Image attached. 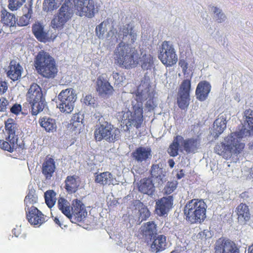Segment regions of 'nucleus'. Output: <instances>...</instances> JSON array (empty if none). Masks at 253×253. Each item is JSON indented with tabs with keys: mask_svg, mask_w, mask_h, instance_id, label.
<instances>
[{
	"mask_svg": "<svg viewBox=\"0 0 253 253\" xmlns=\"http://www.w3.org/2000/svg\"><path fill=\"white\" fill-rule=\"evenodd\" d=\"M137 33L131 25L121 26L118 36L121 42L117 45L114 52L118 63L126 68L135 67L138 64L139 54L134 47L131 46L137 39Z\"/></svg>",
	"mask_w": 253,
	"mask_h": 253,
	"instance_id": "1",
	"label": "nucleus"
},
{
	"mask_svg": "<svg viewBox=\"0 0 253 253\" xmlns=\"http://www.w3.org/2000/svg\"><path fill=\"white\" fill-rule=\"evenodd\" d=\"M241 134V130L232 133L224 139V142L215 145L214 148L215 152L225 159L231 158L233 155L240 153L245 147V144L241 142V139L247 136Z\"/></svg>",
	"mask_w": 253,
	"mask_h": 253,
	"instance_id": "2",
	"label": "nucleus"
},
{
	"mask_svg": "<svg viewBox=\"0 0 253 253\" xmlns=\"http://www.w3.org/2000/svg\"><path fill=\"white\" fill-rule=\"evenodd\" d=\"M34 66L40 75L47 79L54 78L58 72L54 58L43 50L40 51L35 57Z\"/></svg>",
	"mask_w": 253,
	"mask_h": 253,
	"instance_id": "3",
	"label": "nucleus"
},
{
	"mask_svg": "<svg viewBox=\"0 0 253 253\" xmlns=\"http://www.w3.org/2000/svg\"><path fill=\"white\" fill-rule=\"evenodd\" d=\"M70 204L67 200L61 198L58 200V206L59 209L69 219L72 221L73 218L77 221H82L87 215V212L82 202L76 199L73 201L71 210Z\"/></svg>",
	"mask_w": 253,
	"mask_h": 253,
	"instance_id": "4",
	"label": "nucleus"
},
{
	"mask_svg": "<svg viewBox=\"0 0 253 253\" xmlns=\"http://www.w3.org/2000/svg\"><path fill=\"white\" fill-rule=\"evenodd\" d=\"M207 205L202 200L193 199L189 201L184 208L186 220L191 223H200L206 217Z\"/></svg>",
	"mask_w": 253,
	"mask_h": 253,
	"instance_id": "5",
	"label": "nucleus"
},
{
	"mask_svg": "<svg viewBox=\"0 0 253 253\" xmlns=\"http://www.w3.org/2000/svg\"><path fill=\"white\" fill-rule=\"evenodd\" d=\"M27 98L31 104V113L37 115L42 112L46 106V102L43 96L42 89L36 84L31 85L26 94Z\"/></svg>",
	"mask_w": 253,
	"mask_h": 253,
	"instance_id": "6",
	"label": "nucleus"
},
{
	"mask_svg": "<svg viewBox=\"0 0 253 253\" xmlns=\"http://www.w3.org/2000/svg\"><path fill=\"white\" fill-rule=\"evenodd\" d=\"M120 136L119 129L107 122L97 125L94 131L95 139L98 141L104 140L109 142H113L117 140Z\"/></svg>",
	"mask_w": 253,
	"mask_h": 253,
	"instance_id": "7",
	"label": "nucleus"
},
{
	"mask_svg": "<svg viewBox=\"0 0 253 253\" xmlns=\"http://www.w3.org/2000/svg\"><path fill=\"white\" fill-rule=\"evenodd\" d=\"M73 14L70 2L66 1L60 8L57 14L54 15L50 26L54 29L62 30L65 24L71 18Z\"/></svg>",
	"mask_w": 253,
	"mask_h": 253,
	"instance_id": "8",
	"label": "nucleus"
},
{
	"mask_svg": "<svg viewBox=\"0 0 253 253\" xmlns=\"http://www.w3.org/2000/svg\"><path fill=\"white\" fill-rule=\"evenodd\" d=\"M137 98L141 101L147 100L145 106L148 111L153 110L156 106L153 100V89L150 85L149 79L145 78L141 81L137 88Z\"/></svg>",
	"mask_w": 253,
	"mask_h": 253,
	"instance_id": "9",
	"label": "nucleus"
},
{
	"mask_svg": "<svg viewBox=\"0 0 253 253\" xmlns=\"http://www.w3.org/2000/svg\"><path fill=\"white\" fill-rule=\"evenodd\" d=\"M59 100L57 105L60 111L66 114L70 113L74 107L77 99L76 94L72 88L63 90L58 95Z\"/></svg>",
	"mask_w": 253,
	"mask_h": 253,
	"instance_id": "10",
	"label": "nucleus"
},
{
	"mask_svg": "<svg viewBox=\"0 0 253 253\" xmlns=\"http://www.w3.org/2000/svg\"><path fill=\"white\" fill-rule=\"evenodd\" d=\"M159 59L167 66H171L176 63L177 56L173 44L169 41H164L159 50Z\"/></svg>",
	"mask_w": 253,
	"mask_h": 253,
	"instance_id": "11",
	"label": "nucleus"
},
{
	"mask_svg": "<svg viewBox=\"0 0 253 253\" xmlns=\"http://www.w3.org/2000/svg\"><path fill=\"white\" fill-rule=\"evenodd\" d=\"M77 14L80 16L92 18L95 14L93 0H73Z\"/></svg>",
	"mask_w": 253,
	"mask_h": 253,
	"instance_id": "12",
	"label": "nucleus"
},
{
	"mask_svg": "<svg viewBox=\"0 0 253 253\" xmlns=\"http://www.w3.org/2000/svg\"><path fill=\"white\" fill-rule=\"evenodd\" d=\"M150 173L151 178L157 187H162L167 181V171L164 168L163 164L160 161L152 165Z\"/></svg>",
	"mask_w": 253,
	"mask_h": 253,
	"instance_id": "13",
	"label": "nucleus"
},
{
	"mask_svg": "<svg viewBox=\"0 0 253 253\" xmlns=\"http://www.w3.org/2000/svg\"><path fill=\"white\" fill-rule=\"evenodd\" d=\"M132 112L131 117V124L136 128L140 127L143 122V103L137 98V93L135 98L131 102Z\"/></svg>",
	"mask_w": 253,
	"mask_h": 253,
	"instance_id": "14",
	"label": "nucleus"
},
{
	"mask_svg": "<svg viewBox=\"0 0 253 253\" xmlns=\"http://www.w3.org/2000/svg\"><path fill=\"white\" fill-rule=\"evenodd\" d=\"M215 253H239L236 244L229 239L219 238L215 244Z\"/></svg>",
	"mask_w": 253,
	"mask_h": 253,
	"instance_id": "15",
	"label": "nucleus"
},
{
	"mask_svg": "<svg viewBox=\"0 0 253 253\" xmlns=\"http://www.w3.org/2000/svg\"><path fill=\"white\" fill-rule=\"evenodd\" d=\"M173 199L172 196L164 197L156 202L155 211L159 216H165L171 209Z\"/></svg>",
	"mask_w": 253,
	"mask_h": 253,
	"instance_id": "16",
	"label": "nucleus"
},
{
	"mask_svg": "<svg viewBox=\"0 0 253 253\" xmlns=\"http://www.w3.org/2000/svg\"><path fill=\"white\" fill-rule=\"evenodd\" d=\"M27 219L33 225H41L45 221V217L37 208L32 206L26 211Z\"/></svg>",
	"mask_w": 253,
	"mask_h": 253,
	"instance_id": "17",
	"label": "nucleus"
},
{
	"mask_svg": "<svg viewBox=\"0 0 253 253\" xmlns=\"http://www.w3.org/2000/svg\"><path fill=\"white\" fill-rule=\"evenodd\" d=\"M244 125L242 127L241 135L250 136L253 134V110L247 109L244 112Z\"/></svg>",
	"mask_w": 253,
	"mask_h": 253,
	"instance_id": "18",
	"label": "nucleus"
},
{
	"mask_svg": "<svg viewBox=\"0 0 253 253\" xmlns=\"http://www.w3.org/2000/svg\"><path fill=\"white\" fill-rule=\"evenodd\" d=\"M96 90L102 97H107L113 91V88L110 83L102 77H99L96 81Z\"/></svg>",
	"mask_w": 253,
	"mask_h": 253,
	"instance_id": "19",
	"label": "nucleus"
},
{
	"mask_svg": "<svg viewBox=\"0 0 253 253\" xmlns=\"http://www.w3.org/2000/svg\"><path fill=\"white\" fill-rule=\"evenodd\" d=\"M155 183L151 178L141 179L137 184L139 191L148 195L153 194L155 190Z\"/></svg>",
	"mask_w": 253,
	"mask_h": 253,
	"instance_id": "20",
	"label": "nucleus"
},
{
	"mask_svg": "<svg viewBox=\"0 0 253 253\" xmlns=\"http://www.w3.org/2000/svg\"><path fill=\"white\" fill-rule=\"evenodd\" d=\"M133 158L138 163L146 162L148 160L151 159V150L148 147H140L132 153Z\"/></svg>",
	"mask_w": 253,
	"mask_h": 253,
	"instance_id": "21",
	"label": "nucleus"
},
{
	"mask_svg": "<svg viewBox=\"0 0 253 253\" xmlns=\"http://www.w3.org/2000/svg\"><path fill=\"white\" fill-rule=\"evenodd\" d=\"M167 238L164 235H158L153 236L151 250L152 252L157 253L164 251L167 247Z\"/></svg>",
	"mask_w": 253,
	"mask_h": 253,
	"instance_id": "22",
	"label": "nucleus"
},
{
	"mask_svg": "<svg viewBox=\"0 0 253 253\" xmlns=\"http://www.w3.org/2000/svg\"><path fill=\"white\" fill-rule=\"evenodd\" d=\"M200 140L198 138H189L184 139L182 136L181 146L187 153H195L200 146Z\"/></svg>",
	"mask_w": 253,
	"mask_h": 253,
	"instance_id": "23",
	"label": "nucleus"
},
{
	"mask_svg": "<svg viewBox=\"0 0 253 253\" xmlns=\"http://www.w3.org/2000/svg\"><path fill=\"white\" fill-rule=\"evenodd\" d=\"M211 90L210 84L207 81L200 82L196 90L197 98L200 101L205 100Z\"/></svg>",
	"mask_w": 253,
	"mask_h": 253,
	"instance_id": "24",
	"label": "nucleus"
},
{
	"mask_svg": "<svg viewBox=\"0 0 253 253\" xmlns=\"http://www.w3.org/2000/svg\"><path fill=\"white\" fill-rule=\"evenodd\" d=\"M56 169L55 163L52 158H46L42 165V173L46 180H50Z\"/></svg>",
	"mask_w": 253,
	"mask_h": 253,
	"instance_id": "25",
	"label": "nucleus"
},
{
	"mask_svg": "<svg viewBox=\"0 0 253 253\" xmlns=\"http://www.w3.org/2000/svg\"><path fill=\"white\" fill-rule=\"evenodd\" d=\"M32 31L34 35L39 41L46 42L48 40V34L44 30V26L42 23H35L33 25Z\"/></svg>",
	"mask_w": 253,
	"mask_h": 253,
	"instance_id": "26",
	"label": "nucleus"
},
{
	"mask_svg": "<svg viewBox=\"0 0 253 253\" xmlns=\"http://www.w3.org/2000/svg\"><path fill=\"white\" fill-rule=\"evenodd\" d=\"M95 181L100 184L115 185L117 184V181L113 175L110 172L106 171L97 174L95 176Z\"/></svg>",
	"mask_w": 253,
	"mask_h": 253,
	"instance_id": "27",
	"label": "nucleus"
},
{
	"mask_svg": "<svg viewBox=\"0 0 253 253\" xmlns=\"http://www.w3.org/2000/svg\"><path fill=\"white\" fill-rule=\"evenodd\" d=\"M182 136L177 135L174 137L172 143L169 145L168 152L171 157H176L178 155V152L182 151L181 146Z\"/></svg>",
	"mask_w": 253,
	"mask_h": 253,
	"instance_id": "28",
	"label": "nucleus"
},
{
	"mask_svg": "<svg viewBox=\"0 0 253 253\" xmlns=\"http://www.w3.org/2000/svg\"><path fill=\"white\" fill-rule=\"evenodd\" d=\"M226 116L224 114L220 115L213 123L214 136L218 137L226 127Z\"/></svg>",
	"mask_w": 253,
	"mask_h": 253,
	"instance_id": "29",
	"label": "nucleus"
},
{
	"mask_svg": "<svg viewBox=\"0 0 253 253\" xmlns=\"http://www.w3.org/2000/svg\"><path fill=\"white\" fill-rule=\"evenodd\" d=\"M109 29H110V24L109 19H107L101 22L95 29L96 34L98 38L103 40L106 37H106H108V35L111 34L113 35L114 33H112L111 30L108 33V34H106V33Z\"/></svg>",
	"mask_w": 253,
	"mask_h": 253,
	"instance_id": "30",
	"label": "nucleus"
},
{
	"mask_svg": "<svg viewBox=\"0 0 253 253\" xmlns=\"http://www.w3.org/2000/svg\"><path fill=\"white\" fill-rule=\"evenodd\" d=\"M22 67L15 61H11L9 66L7 76L13 81H17L21 76Z\"/></svg>",
	"mask_w": 253,
	"mask_h": 253,
	"instance_id": "31",
	"label": "nucleus"
},
{
	"mask_svg": "<svg viewBox=\"0 0 253 253\" xmlns=\"http://www.w3.org/2000/svg\"><path fill=\"white\" fill-rule=\"evenodd\" d=\"M6 131L8 134V137L18 138L15 134L18 130L19 126L12 119H8L5 123Z\"/></svg>",
	"mask_w": 253,
	"mask_h": 253,
	"instance_id": "32",
	"label": "nucleus"
},
{
	"mask_svg": "<svg viewBox=\"0 0 253 253\" xmlns=\"http://www.w3.org/2000/svg\"><path fill=\"white\" fill-rule=\"evenodd\" d=\"M157 226L153 221L147 222L140 228V232L145 237H152L157 234Z\"/></svg>",
	"mask_w": 253,
	"mask_h": 253,
	"instance_id": "33",
	"label": "nucleus"
},
{
	"mask_svg": "<svg viewBox=\"0 0 253 253\" xmlns=\"http://www.w3.org/2000/svg\"><path fill=\"white\" fill-rule=\"evenodd\" d=\"M1 22L6 26L13 28L16 26V18L14 14L7 12L6 10L1 11Z\"/></svg>",
	"mask_w": 253,
	"mask_h": 253,
	"instance_id": "34",
	"label": "nucleus"
},
{
	"mask_svg": "<svg viewBox=\"0 0 253 253\" xmlns=\"http://www.w3.org/2000/svg\"><path fill=\"white\" fill-rule=\"evenodd\" d=\"M41 126L44 128L47 132H53L56 129L55 120L49 117H43L40 120Z\"/></svg>",
	"mask_w": 253,
	"mask_h": 253,
	"instance_id": "35",
	"label": "nucleus"
},
{
	"mask_svg": "<svg viewBox=\"0 0 253 253\" xmlns=\"http://www.w3.org/2000/svg\"><path fill=\"white\" fill-rule=\"evenodd\" d=\"M18 138H6V141L0 140V148L10 152H12L17 147Z\"/></svg>",
	"mask_w": 253,
	"mask_h": 253,
	"instance_id": "36",
	"label": "nucleus"
},
{
	"mask_svg": "<svg viewBox=\"0 0 253 253\" xmlns=\"http://www.w3.org/2000/svg\"><path fill=\"white\" fill-rule=\"evenodd\" d=\"M79 182L74 176H68L65 180V189L69 193L76 192L79 186Z\"/></svg>",
	"mask_w": 253,
	"mask_h": 253,
	"instance_id": "37",
	"label": "nucleus"
},
{
	"mask_svg": "<svg viewBox=\"0 0 253 253\" xmlns=\"http://www.w3.org/2000/svg\"><path fill=\"white\" fill-rule=\"evenodd\" d=\"M236 212L238 216V219L241 221H248L250 217V213L248 207L244 204H240L236 208Z\"/></svg>",
	"mask_w": 253,
	"mask_h": 253,
	"instance_id": "38",
	"label": "nucleus"
},
{
	"mask_svg": "<svg viewBox=\"0 0 253 253\" xmlns=\"http://www.w3.org/2000/svg\"><path fill=\"white\" fill-rule=\"evenodd\" d=\"M132 112L129 110L123 111L119 112L117 114V118L119 121L125 125L127 127L131 126L133 124H131Z\"/></svg>",
	"mask_w": 253,
	"mask_h": 253,
	"instance_id": "39",
	"label": "nucleus"
},
{
	"mask_svg": "<svg viewBox=\"0 0 253 253\" xmlns=\"http://www.w3.org/2000/svg\"><path fill=\"white\" fill-rule=\"evenodd\" d=\"M63 0H44L42 9L46 12L52 11L57 8Z\"/></svg>",
	"mask_w": 253,
	"mask_h": 253,
	"instance_id": "40",
	"label": "nucleus"
},
{
	"mask_svg": "<svg viewBox=\"0 0 253 253\" xmlns=\"http://www.w3.org/2000/svg\"><path fill=\"white\" fill-rule=\"evenodd\" d=\"M211 11L213 13V19L218 23H221L226 20V16L222 10L216 6H212Z\"/></svg>",
	"mask_w": 253,
	"mask_h": 253,
	"instance_id": "41",
	"label": "nucleus"
},
{
	"mask_svg": "<svg viewBox=\"0 0 253 253\" xmlns=\"http://www.w3.org/2000/svg\"><path fill=\"white\" fill-rule=\"evenodd\" d=\"M25 11L27 12V13L22 16L20 17L16 22V24L18 26H25L29 23L30 19L31 17V15L33 12L31 6L26 7L25 8Z\"/></svg>",
	"mask_w": 253,
	"mask_h": 253,
	"instance_id": "42",
	"label": "nucleus"
},
{
	"mask_svg": "<svg viewBox=\"0 0 253 253\" xmlns=\"http://www.w3.org/2000/svg\"><path fill=\"white\" fill-rule=\"evenodd\" d=\"M141 62L142 68L144 70H150L153 66V58L150 54H144L141 57L139 56ZM139 60H138V61Z\"/></svg>",
	"mask_w": 253,
	"mask_h": 253,
	"instance_id": "43",
	"label": "nucleus"
},
{
	"mask_svg": "<svg viewBox=\"0 0 253 253\" xmlns=\"http://www.w3.org/2000/svg\"><path fill=\"white\" fill-rule=\"evenodd\" d=\"M37 201L38 197L35 193V191L34 190H30L24 200L26 205V210L28 211V208H30V206H31V207L33 206V205L36 204Z\"/></svg>",
	"mask_w": 253,
	"mask_h": 253,
	"instance_id": "44",
	"label": "nucleus"
},
{
	"mask_svg": "<svg viewBox=\"0 0 253 253\" xmlns=\"http://www.w3.org/2000/svg\"><path fill=\"white\" fill-rule=\"evenodd\" d=\"M190 101V95H186L184 94H178L177 102L179 108L182 109L186 108L189 104Z\"/></svg>",
	"mask_w": 253,
	"mask_h": 253,
	"instance_id": "45",
	"label": "nucleus"
},
{
	"mask_svg": "<svg viewBox=\"0 0 253 253\" xmlns=\"http://www.w3.org/2000/svg\"><path fill=\"white\" fill-rule=\"evenodd\" d=\"M56 193L52 190L47 191L44 193L45 201L47 206L51 208L56 202Z\"/></svg>",
	"mask_w": 253,
	"mask_h": 253,
	"instance_id": "46",
	"label": "nucleus"
},
{
	"mask_svg": "<svg viewBox=\"0 0 253 253\" xmlns=\"http://www.w3.org/2000/svg\"><path fill=\"white\" fill-rule=\"evenodd\" d=\"M137 214L138 224H140L142 221L146 220L150 215V212L148 209L142 205H141V208L139 209Z\"/></svg>",
	"mask_w": 253,
	"mask_h": 253,
	"instance_id": "47",
	"label": "nucleus"
},
{
	"mask_svg": "<svg viewBox=\"0 0 253 253\" xmlns=\"http://www.w3.org/2000/svg\"><path fill=\"white\" fill-rule=\"evenodd\" d=\"M191 82L189 80H184L180 86L178 93L190 95Z\"/></svg>",
	"mask_w": 253,
	"mask_h": 253,
	"instance_id": "48",
	"label": "nucleus"
},
{
	"mask_svg": "<svg viewBox=\"0 0 253 253\" xmlns=\"http://www.w3.org/2000/svg\"><path fill=\"white\" fill-rule=\"evenodd\" d=\"M177 184L178 183L176 180L168 181L164 187V193L166 194H171L176 189Z\"/></svg>",
	"mask_w": 253,
	"mask_h": 253,
	"instance_id": "49",
	"label": "nucleus"
},
{
	"mask_svg": "<svg viewBox=\"0 0 253 253\" xmlns=\"http://www.w3.org/2000/svg\"><path fill=\"white\" fill-rule=\"evenodd\" d=\"M25 1V0H9L8 8L12 11L16 10Z\"/></svg>",
	"mask_w": 253,
	"mask_h": 253,
	"instance_id": "50",
	"label": "nucleus"
},
{
	"mask_svg": "<svg viewBox=\"0 0 253 253\" xmlns=\"http://www.w3.org/2000/svg\"><path fill=\"white\" fill-rule=\"evenodd\" d=\"M83 120V116L81 114H75L72 118L71 123L75 127H77L80 123Z\"/></svg>",
	"mask_w": 253,
	"mask_h": 253,
	"instance_id": "51",
	"label": "nucleus"
},
{
	"mask_svg": "<svg viewBox=\"0 0 253 253\" xmlns=\"http://www.w3.org/2000/svg\"><path fill=\"white\" fill-rule=\"evenodd\" d=\"M84 103L86 105H90L94 107L96 105V101L94 98L90 94L86 95L84 98Z\"/></svg>",
	"mask_w": 253,
	"mask_h": 253,
	"instance_id": "52",
	"label": "nucleus"
},
{
	"mask_svg": "<svg viewBox=\"0 0 253 253\" xmlns=\"http://www.w3.org/2000/svg\"><path fill=\"white\" fill-rule=\"evenodd\" d=\"M8 101L4 98L0 99V111L4 112L6 111V106L8 104Z\"/></svg>",
	"mask_w": 253,
	"mask_h": 253,
	"instance_id": "53",
	"label": "nucleus"
},
{
	"mask_svg": "<svg viewBox=\"0 0 253 253\" xmlns=\"http://www.w3.org/2000/svg\"><path fill=\"white\" fill-rule=\"evenodd\" d=\"M112 76L116 84H119L123 81V77L118 73L113 72Z\"/></svg>",
	"mask_w": 253,
	"mask_h": 253,
	"instance_id": "54",
	"label": "nucleus"
},
{
	"mask_svg": "<svg viewBox=\"0 0 253 253\" xmlns=\"http://www.w3.org/2000/svg\"><path fill=\"white\" fill-rule=\"evenodd\" d=\"M21 110V106L19 104L14 105L11 108V112L15 114H18Z\"/></svg>",
	"mask_w": 253,
	"mask_h": 253,
	"instance_id": "55",
	"label": "nucleus"
},
{
	"mask_svg": "<svg viewBox=\"0 0 253 253\" xmlns=\"http://www.w3.org/2000/svg\"><path fill=\"white\" fill-rule=\"evenodd\" d=\"M7 84L5 82L1 81L0 82V93H4L7 89Z\"/></svg>",
	"mask_w": 253,
	"mask_h": 253,
	"instance_id": "56",
	"label": "nucleus"
},
{
	"mask_svg": "<svg viewBox=\"0 0 253 253\" xmlns=\"http://www.w3.org/2000/svg\"><path fill=\"white\" fill-rule=\"evenodd\" d=\"M93 117L98 121L99 124H102V122H105L102 117V115L99 112H96L93 115Z\"/></svg>",
	"mask_w": 253,
	"mask_h": 253,
	"instance_id": "57",
	"label": "nucleus"
},
{
	"mask_svg": "<svg viewBox=\"0 0 253 253\" xmlns=\"http://www.w3.org/2000/svg\"><path fill=\"white\" fill-rule=\"evenodd\" d=\"M13 233L16 237H19L21 233V226H17L16 228H14Z\"/></svg>",
	"mask_w": 253,
	"mask_h": 253,
	"instance_id": "58",
	"label": "nucleus"
},
{
	"mask_svg": "<svg viewBox=\"0 0 253 253\" xmlns=\"http://www.w3.org/2000/svg\"><path fill=\"white\" fill-rule=\"evenodd\" d=\"M179 64L182 68L183 70L185 71L188 68V64L184 60H180Z\"/></svg>",
	"mask_w": 253,
	"mask_h": 253,
	"instance_id": "59",
	"label": "nucleus"
},
{
	"mask_svg": "<svg viewBox=\"0 0 253 253\" xmlns=\"http://www.w3.org/2000/svg\"><path fill=\"white\" fill-rule=\"evenodd\" d=\"M184 173L183 172V170H180L177 173V175H176V176H177V178L179 179H181V178H182L183 177H184Z\"/></svg>",
	"mask_w": 253,
	"mask_h": 253,
	"instance_id": "60",
	"label": "nucleus"
},
{
	"mask_svg": "<svg viewBox=\"0 0 253 253\" xmlns=\"http://www.w3.org/2000/svg\"><path fill=\"white\" fill-rule=\"evenodd\" d=\"M168 163H169V167L171 168H172L174 165H175V162L174 161L172 160V159H170L168 161Z\"/></svg>",
	"mask_w": 253,
	"mask_h": 253,
	"instance_id": "61",
	"label": "nucleus"
},
{
	"mask_svg": "<svg viewBox=\"0 0 253 253\" xmlns=\"http://www.w3.org/2000/svg\"><path fill=\"white\" fill-rule=\"evenodd\" d=\"M248 253H253V244L249 247Z\"/></svg>",
	"mask_w": 253,
	"mask_h": 253,
	"instance_id": "62",
	"label": "nucleus"
},
{
	"mask_svg": "<svg viewBox=\"0 0 253 253\" xmlns=\"http://www.w3.org/2000/svg\"><path fill=\"white\" fill-rule=\"evenodd\" d=\"M54 222H55L56 224H58L59 226H61V225H60V221H59V219H58L57 218H55V219H54Z\"/></svg>",
	"mask_w": 253,
	"mask_h": 253,
	"instance_id": "63",
	"label": "nucleus"
},
{
	"mask_svg": "<svg viewBox=\"0 0 253 253\" xmlns=\"http://www.w3.org/2000/svg\"><path fill=\"white\" fill-rule=\"evenodd\" d=\"M250 174L251 176L253 178V167L251 168V170L250 172Z\"/></svg>",
	"mask_w": 253,
	"mask_h": 253,
	"instance_id": "64",
	"label": "nucleus"
}]
</instances>
